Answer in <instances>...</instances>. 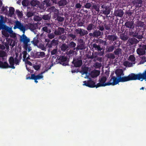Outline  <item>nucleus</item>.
Instances as JSON below:
<instances>
[{
  "label": "nucleus",
  "instance_id": "nucleus-33",
  "mask_svg": "<svg viewBox=\"0 0 146 146\" xmlns=\"http://www.w3.org/2000/svg\"><path fill=\"white\" fill-rule=\"evenodd\" d=\"M49 11L52 12H58V10L56 9L53 6L50 7L48 9Z\"/></svg>",
  "mask_w": 146,
  "mask_h": 146
},
{
  "label": "nucleus",
  "instance_id": "nucleus-52",
  "mask_svg": "<svg viewBox=\"0 0 146 146\" xmlns=\"http://www.w3.org/2000/svg\"><path fill=\"white\" fill-rule=\"evenodd\" d=\"M48 36L49 38L51 39L54 38V35L53 33H49L48 34Z\"/></svg>",
  "mask_w": 146,
  "mask_h": 146
},
{
  "label": "nucleus",
  "instance_id": "nucleus-27",
  "mask_svg": "<svg viewBox=\"0 0 146 146\" xmlns=\"http://www.w3.org/2000/svg\"><path fill=\"white\" fill-rule=\"evenodd\" d=\"M60 48L62 51H64L67 50L69 48V47L68 44L64 43L62 44L60 47Z\"/></svg>",
  "mask_w": 146,
  "mask_h": 146
},
{
  "label": "nucleus",
  "instance_id": "nucleus-24",
  "mask_svg": "<svg viewBox=\"0 0 146 146\" xmlns=\"http://www.w3.org/2000/svg\"><path fill=\"white\" fill-rule=\"evenodd\" d=\"M93 47L96 50L98 51H101L103 49L101 47L100 45H98L96 43L93 44Z\"/></svg>",
  "mask_w": 146,
  "mask_h": 146
},
{
  "label": "nucleus",
  "instance_id": "nucleus-14",
  "mask_svg": "<svg viewBox=\"0 0 146 146\" xmlns=\"http://www.w3.org/2000/svg\"><path fill=\"white\" fill-rule=\"evenodd\" d=\"M123 14V11L121 9H118L115 10L114 13V15L115 16L120 17H122Z\"/></svg>",
  "mask_w": 146,
  "mask_h": 146
},
{
  "label": "nucleus",
  "instance_id": "nucleus-13",
  "mask_svg": "<svg viewBox=\"0 0 146 146\" xmlns=\"http://www.w3.org/2000/svg\"><path fill=\"white\" fill-rule=\"evenodd\" d=\"M93 33H90L89 35L93 37H98L101 35V32L99 30H94Z\"/></svg>",
  "mask_w": 146,
  "mask_h": 146
},
{
  "label": "nucleus",
  "instance_id": "nucleus-41",
  "mask_svg": "<svg viewBox=\"0 0 146 146\" xmlns=\"http://www.w3.org/2000/svg\"><path fill=\"white\" fill-rule=\"evenodd\" d=\"M92 8L98 12H99L100 11L99 6H98V5H94L92 6Z\"/></svg>",
  "mask_w": 146,
  "mask_h": 146
},
{
  "label": "nucleus",
  "instance_id": "nucleus-10",
  "mask_svg": "<svg viewBox=\"0 0 146 146\" xmlns=\"http://www.w3.org/2000/svg\"><path fill=\"white\" fill-rule=\"evenodd\" d=\"M67 60V58L65 56H60L58 59V62L63 66H66L67 65V63L66 62Z\"/></svg>",
  "mask_w": 146,
  "mask_h": 146
},
{
  "label": "nucleus",
  "instance_id": "nucleus-56",
  "mask_svg": "<svg viewBox=\"0 0 146 146\" xmlns=\"http://www.w3.org/2000/svg\"><path fill=\"white\" fill-rule=\"evenodd\" d=\"M55 13H54V18H56V19L59 16V11L58 10V12H55Z\"/></svg>",
  "mask_w": 146,
  "mask_h": 146
},
{
  "label": "nucleus",
  "instance_id": "nucleus-54",
  "mask_svg": "<svg viewBox=\"0 0 146 146\" xmlns=\"http://www.w3.org/2000/svg\"><path fill=\"white\" fill-rule=\"evenodd\" d=\"M56 19L59 22H62L64 20V19L63 17H62L60 16H59Z\"/></svg>",
  "mask_w": 146,
  "mask_h": 146
},
{
  "label": "nucleus",
  "instance_id": "nucleus-21",
  "mask_svg": "<svg viewBox=\"0 0 146 146\" xmlns=\"http://www.w3.org/2000/svg\"><path fill=\"white\" fill-rule=\"evenodd\" d=\"M96 25L94 23L89 24L87 27V29L90 32V31L93 29H96Z\"/></svg>",
  "mask_w": 146,
  "mask_h": 146
},
{
  "label": "nucleus",
  "instance_id": "nucleus-57",
  "mask_svg": "<svg viewBox=\"0 0 146 146\" xmlns=\"http://www.w3.org/2000/svg\"><path fill=\"white\" fill-rule=\"evenodd\" d=\"M20 61L16 58H15L14 59V63L16 65H19Z\"/></svg>",
  "mask_w": 146,
  "mask_h": 146
},
{
  "label": "nucleus",
  "instance_id": "nucleus-8",
  "mask_svg": "<svg viewBox=\"0 0 146 146\" xmlns=\"http://www.w3.org/2000/svg\"><path fill=\"white\" fill-rule=\"evenodd\" d=\"M77 34L80 37H82L88 34V31L85 30L81 28H78L75 30Z\"/></svg>",
  "mask_w": 146,
  "mask_h": 146
},
{
  "label": "nucleus",
  "instance_id": "nucleus-28",
  "mask_svg": "<svg viewBox=\"0 0 146 146\" xmlns=\"http://www.w3.org/2000/svg\"><path fill=\"white\" fill-rule=\"evenodd\" d=\"M142 0H136L134 1V4L136 6L140 7L142 4Z\"/></svg>",
  "mask_w": 146,
  "mask_h": 146
},
{
  "label": "nucleus",
  "instance_id": "nucleus-53",
  "mask_svg": "<svg viewBox=\"0 0 146 146\" xmlns=\"http://www.w3.org/2000/svg\"><path fill=\"white\" fill-rule=\"evenodd\" d=\"M42 29L44 31L47 33H49L50 32V30H48V28L46 27H43L42 28Z\"/></svg>",
  "mask_w": 146,
  "mask_h": 146
},
{
  "label": "nucleus",
  "instance_id": "nucleus-30",
  "mask_svg": "<svg viewBox=\"0 0 146 146\" xmlns=\"http://www.w3.org/2000/svg\"><path fill=\"white\" fill-rule=\"evenodd\" d=\"M36 55H37V58H40L44 57L45 55V54L44 52H37L36 53Z\"/></svg>",
  "mask_w": 146,
  "mask_h": 146
},
{
  "label": "nucleus",
  "instance_id": "nucleus-38",
  "mask_svg": "<svg viewBox=\"0 0 146 146\" xmlns=\"http://www.w3.org/2000/svg\"><path fill=\"white\" fill-rule=\"evenodd\" d=\"M38 47L41 49L42 50H46V48L45 47L44 45L40 43L38 45H37Z\"/></svg>",
  "mask_w": 146,
  "mask_h": 146
},
{
  "label": "nucleus",
  "instance_id": "nucleus-4",
  "mask_svg": "<svg viewBox=\"0 0 146 146\" xmlns=\"http://www.w3.org/2000/svg\"><path fill=\"white\" fill-rule=\"evenodd\" d=\"M9 61L10 65H9L7 62H3L0 61V68H11L14 69L15 67L14 66V59L12 56L10 57Z\"/></svg>",
  "mask_w": 146,
  "mask_h": 146
},
{
  "label": "nucleus",
  "instance_id": "nucleus-50",
  "mask_svg": "<svg viewBox=\"0 0 146 146\" xmlns=\"http://www.w3.org/2000/svg\"><path fill=\"white\" fill-rule=\"evenodd\" d=\"M82 5L80 3H77L75 4V8L76 9H80L81 8Z\"/></svg>",
  "mask_w": 146,
  "mask_h": 146
},
{
  "label": "nucleus",
  "instance_id": "nucleus-45",
  "mask_svg": "<svg viewBox=\"0 0 146 146\" xmlns=\"http://www.w3.org/2000/svg\"><path fill=\"white\" fill-rule=\"evenodd\" d=\"M111 25L110 24H106L104 25V28L106 30L110 31L111 30Z\"/></svg>",
  "mask_w": 146,
  "mask_h": 146
},
{
  "label": "nucleus",
  "instance_id": "nucleus-17",
  "mask_svg": "<svg viewBox=\"0 0 146 146\" xmlns=\"http://www.w3.org/2000/svg\"><path fill=\"white\" fill-rule=\"evenodd\" d=\"M86 48V47L85 46V43L82 42L77 45V46L76 48V49L82 50L85 49Z\"/></svg>",
  "mask_w": 146,
  "mask_h": 146
},
{
  "label": "nucleus",
  "instance_id": "nucleus-35",
  "mask_svg": "<svg viewBox=\"0 0 146 146\" xmlns=\"http://www.w3.org/2000/svg\"><path fill=\"white\" fill-rule=\"evenodd\" d=\"M121 49L118 48L114 51L113 53L115 55H118L121 53Z\"/></svg>",
  "mask_w": 146,
  "mask_h": 146
},
{
  "label": "nucleus",
  "instance_id": "nucleus-37",
  "mask_svg": "<svg viewBox=\"0 0 146 146\" xmlns=\"http://www.w3.org/2000/svg\"><path fill=\"white\" fill-rule=\"evenodd\" d=\"M9 11V15L11 16L13 15L15 12V9L14 8L12 7H10Z\"/></svg>",
  "mask_w": 146,
  "mask_h": 146
},
{
  "label": "nucleus",
  "instance_id": "nucleus-18",
  "mask_svg": "<svg viewBox=\"0 0 146 146\" xmlns=\"http://www.w3.org/2000/svg\"><path fill=\"white\" fill-rule=\"evenodd\" d=\"M129 43L131 44H135L139 42V40L135 38H132L129 40Z\"/></svg>",
  "mask_w": 146,
  "mask_h": 146
},
{
  "label": "nucleus",
  "instance_id": "nucleus-49",
  "mask_svg": "<svg viewBox=\"0 0 146 146\" xmlns=\"http://www.w3.org/2000/svg\"><path fill=\"white\" fill-rule=\"evenodd\" d=\"M130 60L132 62H134L135 60V58L133 55H131L129 57Z\"/></svg>",
  "mask_w": 146,
  "mask_h": 146
},
{
  "label": "nucleus",
  "instance_id": "nucleus-60",
  "mask_svg": "<svg viewBox=\"0 0 146 146\" xmlns=\"http://www.w3.org/2000/svg\"><path fill=\"white\" fill-rule=\"evenodd\" d=\"M84 24V23L82 21H79L77 23V25L78 27H82Z\"/></svg>",
  "mask_w": 146,
  "mask_h": 146
},
{
  "label": "nucleus",
  "instance_id": "nucleus-63",
  "mask_svg": "<svg viewBox=\"0 0 146 146\" xmlns=\"http://www.w3.org/2000/svg\"><path fill=\"white\" fill-rule=\"evenodd\" d=\"M34 69L36 70H37L40 68L39 66L38 65H36L34 66Z\"/></svg>",
  "mask_w": 146,
  "mask_h": 146
},
{
  "label": "nucleus",
  "instance_id": "nucleus-22",
  "mask_svg": "<svg viewBox=\"0 0 146 146\" xmlns=\"http://www.w3.org/2000/svg\"><path fill=\"white\" fill-rule=\"evenodd\" d=\"M120 38L123 40L125 41L128 39V37L126 33H122L120 35Z\"/></svg>",
  "mask_w": 146,
  "mask_h": 146
},
{
  "label": "nucleus",
  "instance_id": "nucleus-40",
  "mask_svg": "<svg viewBox=\"0 0 146 146\" xmlns=\"http://www.w3.org/2000/svg\"><path fill=\"white\" fill-rule=\"evenodd\" d=\"M34 15V13L32 11H27L26 16L28 18L31 17Z\"/></svg>",
  "mask_w": 146,
  "mask_h": 146
},
{
  "label": "nucleus",
  "instance_id": "nucleus-34",
  "mask_svg": "<svg viewBox=\"0 0 146 146\" xmlns=\"http://www.w3.org/2000/svg\"><path fill=\"white\" fill-rule=\"evenodd\" d=\"M7 56V53L6 52L3 50H0V57L2 58L3 59V58Z\"/></svg>",
  "mask_w": 146,
  "mask_h": 146
},
{
  "label": "nucleus",
  "instance_id": "nucleus-1",
  "mask_svg": "<svg viewBox=\"0 0 146 146\" xmlns=\"http://www.w3.org/2000/svg\"><path fill=\"white\" fill-rule=\"evenodd\" d=\"M14 29H18L22 31L23 33L22 36H21L20 38V41L22 42L23 44V47L26 50H27L28 52H30L31 50V47H28V42L30 41V39L28 38L27 36L25 35L24 34L25 31V27L23 25L18 21H17L15 22V24L13 27Z\"/></svg>",
  "mask_w": 146,
  "mask_h": 146
},
{
  "label": "nucleus",
  "instance_id": "nucleus-51",
  "mask_svg": "<svg viewBox=\"0 0 146 146\" xmlns=\"http://www.w3.org/2000/svg\"><path fill=\"white\" fill-rule=\"evenodd\" d=\"M92 4L90 3H87L84 6V7L86 9H89L91 7Z\"/></svg>",
  "mask_w": 146,
  "mask_h": 146
},
{
  "label": "nucleus",
  "instance_id": "nucleus-39",
  "mask_svg": "<svg viewBox=\"0 0 146 146\" xmlns=\"http://www.w3.org/2000/svg\"><path fill=\"white\" fill-rule=\"evenodd\" d=\"M51 0H45L44 1V4L46 5V7H49L51 5Z\"/></svg>",
  "mask_w": 146,
  "mask_h": 146
},
{
  "label": "nucleus",
  "instance_id": "nucleus-9",
  "mask_svg": "<svg viewBox=\"0 0 146 146\" xmlns=\"http://www.w3.org/2000/svg\"><path fill=\"white\" fill-rule=\"evenodd\" d=\"M135 80H140L142 79L141 81H142L143 79H146V70L142 73H140L136 74H135Z\"/></svg>",
  "mask_w": 146,
  "mask_h": 146
},
{
  "label": "nucleus",
  "instance_id": "nucleus-55",
  "mask_svg": "<svg viewBox=\"0 0 146 146\" xmlns=\"http://www.w3.org/2000/svg\"><path fill=\"white\" fill-rule=\"evenodd\" d=\"M22 53L23 54V60H25L26 58L27 55V51L26 50L24 51Z\"/></svg>",
  "mask_w": 146,
  "mask_h": 146
},
{
  "label": "nucleus",
  "instance_id": "nucleus-36",
  "mask_svg": "<svg viewBox=\"0 0 146 146\" xmlns=\"http://www.w3.org/2000/svg\"><path fill=\"white\" fill-rule=\"evenodd\" d=\"M16 14L19 18H21L23 16V14L19 10H16Z\"/></svg>",
  "mask_w": 146,
  "mask_h": 146
},
{
  "label": "nucleus",
  "instance_id": "nucleus-58",
  "mask_svg": "<svg viewBox=\"0 0 146 146\" xmlns=\"http://www.w3.org/2000/svg\"><path fill=\"white\" fill-rule=\"evenodd\" d=\"M100 43H101L104 46L107 45V43L106 41H104L103 40H100Z\"/></svg>",
  "mask_w": 146,
  "mask_h": 146
},
{
  "label": "nucleus",
  "instance_id": "nucleus-32",
  "mask_svg": "<svg viewBox=\"0 0 146 146\" xmlns=\"http://www.w3.org/2000/svg\"><path fill=\"white\" fill-rule=\"evenodd\" d=\"M115 47L113 46H107L106 48L107 51L108 52H112L114 49Z\"/></svg>",
  "mask_w": 146,
  "mask_h": 146
},
{
  "label": "nucleus",
  "instance_id": "nucleus-7",
  "mask_svg": "<svg viewBox=\"0 0 146 146\" xmlns=\"http://www.w3.org/2000/svg\"><path fill=\"white\" fill-rule=\"evenodd\" d=\"M83 82V85L89 88H93L96 87V82L92 80L90 78L87 81H84Z\"/></svg>",
  "mask_w": 146,
  "mask_h": 146
},
{
  "label": "nucleus",
  "instance_id": "nucleus-64",
  "mask_svg": "<svg viewBox=\"0 0 146 146\" xmlns=\"http://www.w3.org/2000/svg\"><path fill=\"white\" fill-rule=\"evenodd\" d=\"M7 31H8L10 34H11L13 33V31L10 29H8L7 30Z\"/></svg>",
  "mask_w": 146,
  "mask_h": 146
},
{
  "label": "nucleus",
  "instance_id": "nucleus-6",
  "mask_svg": "<svg viewBox=\"0 0 146 146\" xmlns=\"http://www.w3.org/2000/svg\"><path fill=\"white\" fill-rule=\"evenodd\" d=\"M111 78L109 81V86H114L117 84L119 82H123L121 81V78H118L116 77L111 75Z\"/></svg>",
  "mask_w": 146,
  "mask_h": 146
},
{
  "label": "nucleus",
  "instance_id": "nucleus-16",
  "mask_svg": "<svg viewBox=\"0 0 146 146\" xmlns=\"http://www.w3.org/2000/svg\"><path fill=\"white\" fill-rule=\"evenodd\" d=\"M107 39L113 42L117 40V37L115 35H108L107 36Z\"/></svg>",
  "mask_w": 146,
  "mask_h": 146
},
{
  "label": "nucleus",
  "instance_id": "nucleus-62",
  "mask_svg": "<svg viewBox=\"0 0 146 146\" xmlns=\"http://www.w3.org/2000/svg\"><path fill=\"white\" fill-rule=\"evenodd\" d=\"M5 47L3 45L0 44V49L3 50L5 49Z\"/></svg>",
  "mask_w": 146,
  "mask_h": 146
},
{
  "label": "nucleus",
  "instance_id": "nucleus-23",
  "mask_svg": "<svg viewBox=\"0 0 146 146\" xmlns=\"http://www.w3.org/2000/svg\"><path fill=\"white\" fill-rule=\"evenodd\" d=\"M40 3V2L37 0H33L30 2L31 5L33 7L38 6Z\"/></svg>",
  "mask_w": 146,
  "mask_h": 146
},
{
  "label": "nucleus",
  "instance_id": "nucleus-59",
  "mask_svg": "<svg viewBox=\"0 0 146 146\" xmlns=\"http://www.w3.org/2000/svg\"><path fill=\"white\" fill-rule=\"evenodd\" d=\"M7 7H4L3 6L2 7V8L1 9V10L3 12H6L7 11Z\"/></svg>",
  "mask_w": 146,
  "mask_h": 146
},
{
  "label": "nucleus",
  "instance_id": "nucleus-3",
  "mask_svg": "<svg viewBox=\"0 0 146 146\" xmlns=\"http://www.w3.org/2000/svg\"><path fill=\"white\" fill-rule=\"evenodd\" d=\"M125 25L126 28L129 29V33L131 36L139 39H141L143 38V36L142 35H139L138 33H134V32L132 31V30L131 29H133L134 27L133 22L132 21H127L125 23Z\"/></svg>",
  "mask_w": 146,
  "mask_h": 146
},
{
  "label": "nucleus",
  "instance_id": "nucleus-12",
  "mask_svg": "<svg viewBox=\"0 0 146 146\" xmlns=\"http://www.w3.org/2000/svg\"><path fill=\"white\" fill-rule=\"evenodd\" d=\"M64 29L62 27H59L57 29H55L54 34L56 35H60L64 33Z\"/></svg>",
  "mask_w": 146,
  "mask_h": 146
},
{
  "label": "nucleus",
  "instance_id": "nucleus-25",
  "mask_svg": "<svg viewBox=\"0 0 146 146\" xmlns=\"http://www.w3.org/2000/svg\"><path fill=\"white\" fill-rule=\"evenodd\" d=\"M67 3V1L66 0H60L58 2L57 4L60 6H63L66 5Z\"/></svg>",
  "mask_w": 146,
  "mask_h": 146
},
{
  "label": "nucleus",
  "instance_id": "nucleus-31",
  "mask_svg": "<svg viewBox=\"0 0 146 146\" xmlns=\"http://www.w3.org/2000/svg\"><path fill=\"white\" fill-rule=\"evenodd\" d=\"M68 44L69 48H74L76 46V43L73 41L70 42Z\"/></svg>",
  "mask_w": 146,
  "mask_h": 146
},
{
  "label": "nucleus",
  "instance_id": "nucleus-5",
  "mask_svg": "<svg viewBox=\"0 0 146 146\" xmlns=\"http://www.w3.org/2000/svg\"><path fill=\"white\" fill-rule=\"evenodd\" d=\"M107 80L106 76L102 77L99 79L98 81L99 82L96 84V88L100 87H104L107 86H109V82L106 83Z\"/></svg>",
  "mask_w": 146,
  "mask_h": 146
},
{
  "label": "nucleus",
  "instance_id": "nucleus-2",
  "mask_svg": "<svg viewBox=\"0 0 146 146\" xmlns=\"http://www.w3.org/2000/svg\"><path fill=\"white\" fill-rule=\"evenodd\" d=\"M116 77L118 78H121V81L123 82L131 80H135V74L131 73L127 76H123L124 74L122 69H119L116 70L115 72Z\"/></svg>",
  "mask_w": 146,
  "mask_h": 146
},
{
  "label": "nucleus",
  "instance_id": "nucleus-19",
  "mask_svg": "<svg viewBox=\"0 0 146 146\" xmlns=\"http://www.w3.org/2000/svg\"><path fill=\"white\" fill-rule=\"evenodd\" d=\"M43 77V76L39 74L36 76L35 74H32L31 75V78L32 79H36V80H38L42 78Z\"/></svg>",
  "mask_w": 146,
  "mask_h": 146
},
{
  "label": "nucleus",
  "instance_id": "nucleus-48",
  "mask_svg": "<svg viewBox=\"0 0 146 146\" xmlns=\"http://www.w3.org/2000/svg\"><path fill=\"white\" fill-rule=\"evenodd\" d=\"M82 72L83 74H87L88 73V68L85 67L83 68Z\"/></svg>",
  "mask_w": 146,
  "mask_h": 146
},
{
  "label": "nucleus",
  "instance_id": "nucleus-47",
  "mask_svg": "<svg viewBox=\"0 0 146 146\" xmlns=\"http://www.w3.org/2000/svg\"><path fill=\"white\" fill-rule=\"evenodd\" d=\"M68 36L69 38H71V39H74L76 37V36L75 35L71 34H68Z\"/></svg>",
  "mask_w": 146,
  "mask_h": 146
},
{
  "label": "nucleus",
  "instance_id": "nucleus-43",
  "mask_svg": "<svg viewBox=\"0 0 146 146\" xmlns=\"http://www.w3.org/2000/svg\"><path fill=\"white\" fill-rule=\"evenodd\" d=\"M42 18L40 17H39V16H36L34 17V20L35 21H40L41 19Z\"/></svg>",
  "mask_w": 146,
  "mask_h": 146
},
{
  "label": "nucleus",
  "instance_id": "nucleus-29",
  "mask_svg": "<svg viewBox=\"0 0 146 146\" xmlns=\"http://www.w3.org/2000/svg\"><path fill=\"white\" fill-rule=\"evenodd\" d=\"M39 42L38 38L37 37H35L33 38V40L31 41V42L34 45L37 46Z\"/></svg>",
  "mask_w": 146,
  "mask_h": 146
},
{
  "label": "nucleus",
  "instance_id": "nucleus-15",
  "mask_svg": "<svg viewBox=\"0 0 146 146\" xmlns=\"http://www.w3.org/2000/svg\"><path fill=\"white\" fill-rule=\"evenodd\" d=\"M137 54L140 55H142L145 54L146 52L145 50L142 48H138L137 50Z\"/></svg>",
  "mask_w": 146,
  "mask_h": 146
},
{
  "label": "nucleus",
  "instance_id": "nucleus-11",
  "mask_svg": "<svg viewBox=\"0 0 146 146\" xmlns=\"http://www.w3.org/2000/svg\"><path fill=\"white\" fill-rule=\"evenodd\" d=\"M72 63L74 64L75 67H78L82 66V61L81 59H74L72 62Z\"/></svg>",
  "mask_w": 146,
  "mask_h": 146
},
{
  "label": "nucleus",
  "instance_id": "nucleus-20",
  "mask_svg": "<svg viewBox=\"0 0 146 146\" xmlns=\"http://www.w3.org/2000/svg\"><path fill=\"white\" fill-rule=\"evenodd\" d=\"M101 11L103 14L107 15L110 14L111 10L108 7H106L105 9H103Z\"/></svg>",
  "mask_w": 146,
  "mask_h": 146
},
{
  "label": "nucleus",
  "instance_id": "nucleus-26",
  "mask_svg": "<svg viewBox=\"0 0 146 146\" xmlns=\"http://www.w3.org/2000/svg\"><path fill=\"white\" fill-rule=\"evenodd\" d=\"M51 17L50 14H48L43 15L42 17V19L44 20H48L50 19Z\"/></svg>",
  "mask_w": 146,
  "mask_h": 146
},
{
  "label": "nucleus",
  "instance_id": "nucleus-46",
  "mask_svg": "<svg viewBox=\"0 0 146 146\" xmlns=\"http://www.w3.org/2000/svg\"><path fill=\"white\" fill-rule=\"evenodd\" d=\"M108 58H109L114 59L115 58V57L113 54L112 53H110L108 55Z\"/></svg>",
  "mask_w": 146,
  "mask_h": 146
},
{
  "label": "nucleus",
  "instance_id": "nucleus-44",
  "mask_svg": "<svg viewBox=\"0 0 146 146\" xmlns=\"http://www.w3.org/2000/svg\"><path fill=\"white\" fill-rule=\"evenodd\" d=\"M58 40H57L53 39L52 40V42L53 43V46L57 45L58 43Z\"/></svg>",
  "mask_w": 146,
  "mask_h": 146
},
{
  "label": "nucleus",
  "instance_id": "nucleus-42",
  "mask_svg": "<svg viewBox=\"0 0 146 146\" xmlns=\"http://www.w3.org/2000/svg\"><path fill=\"white\" fill-rule=\"evenodd\" d=\"M46 47H48L49 48H51L53 46V43L52 42V41L50 42V43H47L46 45Z\"/></svg>",
  "mask_w": 146,
  "mask_h": 146
},
{
  "label": "nucleus",
  "instance_id": "nucleus-61",
  "mask_svg": "<svg viewBox=\"0 0 146 146\" xmlns=\"http://www.w3.org/2000/svg\"><path fill=\"white\" fill-rule=\"evenodd\" d=\"M57 49H54L51 51V54L53 55L57 53Z\"/></svg>",
  "mask_w": 146,
  "mask_h": 146
}]
</instances>
